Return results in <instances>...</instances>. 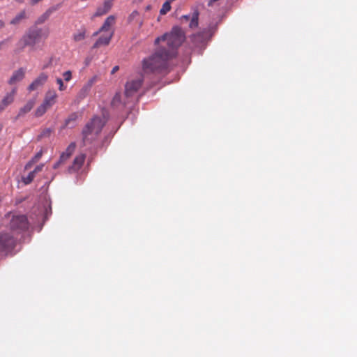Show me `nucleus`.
Masks as SVG:
<instances>
[{
  "mask_svg": "<svg viewBox=\"0 0 357 357\" xmlns=\"http://www.w3.org/2000/svg\"><path fill=\"white\" fill-rule=\"evenodd\" d=\"M185 39L183 31L178 26H174L169 33H166L155 40V44L165 42L168 47H159L151 56L142 61V70L145 74L167 73L168 61L176 56L178 47Z\"/></svg>",
  "mask_w": 357,
  "mask_h": 357,
  "instance_id": "f257e3e1",
  "label": "nucleus"
},
{
  "mask_svg": "<svg viewBox=\"0 0 357 357\" xmlns=\"http://www.w3.org/2000/svg\"><path fill=\"white\" fill-rule=\"evenodd\" d=\"M49 34L50 31L47 28L45 29L38 27L29 29L17 43V51L21 52L26 46L33 47L36 43H39L40 40L47 39Z\"/></svg>",
  "mask_w": 357,
  "mask_h": 357,
  "instance_id": "f03ea898",
  "label": "nucleus"
},
{
  "mask_svg": "<svg viewBox=\"0 0 357 357\" xmlns=\"http://www.w3.org/2000/svg\"><path fill=\"white\" fill-rule=\"evenodd\" d=\"M104 121L100 117L95 116L89 122L82 130L84 143L91 141L101 132Z\"/></svg>",
  "mask_w": 357,
  "mask_h": 357,
  "instance_id": "7ed1b4c3",
  "label": "nucleus"
},
{
  "mask_svg": "<svg viewBox=\"0 0 357 357\" xmlns=\"http://www.w3.org/2000/svg\"><path fill=\"white\" fill-rule=\"evenodd\" d=\"M8 215L10 217V214ZM8 227L16 234H20L27 231L29 227V222L26 215L20 213L12 214Z\"/></svg>",
  "mask_w": 357,
  "mask_h": 357,
  "instance_id": "20e7f679",
  "label": "nucleus"
},
{
  "mask_svg": "<svg viewBox=\"0 0 357 357\" xmlns=\"http://www.w3.org/2000/svg\"><path fill=\"white\" fill-rule=\"evenodd\" d=\"M15 238L8 232L0 233V255L6 256L15 246Z\"/></svg>",
  "mask_w": 357,
  "mask_h": 357,
  "instance_id": "39448f33",
  "label": "nucleus"
},
{
  "mask_svg": "<svg viewBox=\"0 0 357 357\" xmlns=\"http://www.w3.org/2000/svg\"><path fill=\"white\" fill-rule=\"evenodd\" d=\"M143 81L142 75H139L136 78L129 79L125 84V96L129 98L135 96L142 87Z\"/></svg>",
  "mask_w": 357,
  "mask_h": 357,
  "instance_id": "423d86ee",
  "label": "nucleus"
},
{
  "mask_svg": "<svg viewBox=\"0 0 357 357\" xmlns=\"http://www.w3.org/2000/svg\"><path fill=\"white\" fill-rule=\"evenodd\" d=\"M113 1L114 0H105L103 3L97 8L96 11L93 13L91 18L93 19L107 14L113 6Z\"/></svg>",
  "mask_w": 357,
  "mask_h": 357,
  "instance_id": "0eeeda50",
  "label": "nucleus"
},
{
  "mask_svg": "<svg viewBox=\"0 0 357 357\" xmlns=\"http://www.w3.org/2000/svg\"><path fill=\"white\" fill-rule=\"evenodd\" d=\"M17 89L14 87L10 92L7 93L2 98L0 102V113L14 101Z\"/></svg>",
  "mask_w": 357,
  "mask_h": 357,
  "instance_id": "6e6552de",
  "label": "nucleus"
},
{
  "mask_svg": "<svg viewBox=\"0 0 357 357\" xmlns=\"http://www.w3.org/2000/svg\"><path fill=\"white\" fill-rule=\"evenodd\" d=\"M48 76L46 73H40L29 86L28 89L30 91L36 90L38 87L43 86L47 80Z\"/></svg>",
  "mask_w": 357,
  "mask_h": 357,
  "instance_id": "1a4fd4ad",
  "label": "nucleus"
},
{
  "mask_svg": "<svg viewBox=\"0 0 357 357\" xmlns=\"http://www.w3.org/2000/svg\"><path fill=\"white\" fill-rule=\"evenodd\" d=\"M24 75H25V70H24V69L22 68H20L18 70H17L13 72L12 76L10 77L9 80L8 81V83L10 85H15L17 83H18L20 81H22L24 79Z\"/></svg>",
  "mask_w": 357,
  "mask_h": 357,
  "instance_id": "9d476101",
  "label": "nucleus"
},
{
  "mask_svg": "<svg viewBox=\"0 0 357 357\" xmlns=\"http://www.w3.org/2000/svg\"><path fill=\"white\" fill-rule=\"evenodd\" d=\"M85 158L86 156L84 154H79L76 156L73 160V165L69 167V172H73L79 170L82 167L85 160Z\"/></svg>",
  "mask_w": 357,
  "mask_h": 357,
  "instance_id": "9b49d317",
  "label": "nucleus"
},
{
  "mask_svg": "<svg viewBox=\"0 0 357 357\" xmlns=\"http://www.w3.org/2000/svg\"><path fill=\"white\" fill-rule=\"evenodd\" d=\"M57 93L54 90H49L45 96L43 102L45 105L51 107L56 101Z\"/></svg>",
  "mask_w": 357,
  "mask_h": 357,
  "instance_id": "f8f14e48",
  "label": "nucleus"
},
{
  "mask_svg": "<svg viewBox=\"0 0 357 357\" xmlns=\"http://www.w3.org/2000/svg\"><path fill=\"white\" fill-rule=\"evenodd\" d=\"M181 20L185 22L190 20L189 26L191 29L195 28L198 26L199 13L196 11L193 13L192 16L188 15H183Z\"/></svg>",
  "mask_w": 357,
  "mask_h": 357,
  "instance_id": "ddd939ff",
  "label": "nucleus"
},
{
  "mask_svg": "<svg viewBox=\"0 0 357 357\" xmlns=\"http://www.w3.org/2000/svg\"><path fill=\"white\" fill-rule=\"evenodd\" d=\"M126 104H127V102L122 101L121 93L120 92L116 93V94L113 97L112 100L111 102L112 106L114 108H116V109L123 108Z\"/></svg>",
  "mask_w": 357,
  "mask_h": 357,
  "instance_id": "4468645a",
  "label": "nucleus"
},
{
  "mask_svg": "<svg viewBox=\"0 0 357 357\" xmlns=\"http://www.w3.org/2000/svg\"><path fill=\"white\" fill-rule=\"evenodd\" d=\"M115 22V17L114 15H109L105 20L102 26L100 27L98 31L96 32L93 35L96 36L98 33L102 31H107L109 29L111 26H112Z\"/></svg>",
  "mask_w": 357,
  "mask_h": 357,
  "instance_id": "2eb2a0df",
  "label": "nucleus"
},
{
  "mask_svg": "<svg viewBox=\"0 0 357 357\" xmlns=\"http://www.w3.org/2000/svg\"><path fill=\"white\" fill-rule=\"evenodd\" d=\"M113 36V33H110L106 36H100L93 45V48H98L101 45H107Z\"/></svg>",
  "mask_w": 357,
  "mask_h": 357,
  "instance_id": "dca6fc26",
  "label": "nucleus"
},
{
  "mask_svg": "<svg viewBox=\"0 0 357 357\" xmlns=\"http://www.w3.org/2000/svg\"><path fill=\"white\" fill-rule=\"evenodd\" d=\"M26 18V11L23 10L16 15V16L10 22V24L13 25H17Z\"/></svg>",
  "mask_w": 357,
  "mask_h": 357,
  "instance_id": "f3484780",
  "label": "nucleus"
},
{
  "mask_svg": "<svg viewBox=\"0 0 357 357\" xmlns=\"http://www.w3.org/2000/svg\"><path fill=\"white\" fill-rule=\"evenodd\" d=\"M86 37V29L81 28L77 32L75 33L73 36V40L75 42L83 40Z\"/></svg>",
  "mask_w": 357,
  "mask_h": 357,
  "instance_id": "a211bd4d",
  "label": "nucleus"
},
{
  "mask_svg": "<svg viewBox=\"0 0 357 357\" xmlns=\"http://www.w3.org/2000/svg\"><path fill=\"white\" fill-rule=\"evenodd\" d=\"M33 107V102L29 101L19 112V116H22L31 110Z\"/></svg>",
  "mask_w": 357,
  "mask_h": 357,
  "instance_id": "6ab92c4d",
  "label": "nucleus"
},
{
  "mask_svg": "<svg viewBox=\"0 0 357 357\" xmlns=\"http://www.w3.org/2000/svg\"><path fill=\"white\" fill-rule=\"evenodd\" d=\"M78 115L76 113L71 114L69 117L66 120L65 125L67 127L72 128L74 126Z\"/></svg>",
  "mask_w": 357,
  "mask_h": 357,
  "instance_id": "aec40b11",
  "label": "nucleus"
},
{
  "mask_svg": "<svg viewBox=\"0 0 357 357\" xmlns=\"http://www.w3.org/2000/svg\"><path fill=\"white\" fill-rule=\"evenodd\" d=\"M96 82V77H93L91 79L89 80L88 83L84 86H83L82 91L84 92V96H86L87 95L91 87Z\"/></svg>",
  "mask_w": 357,
  "mask_h": 357,
  "instance_id": "412c9836",
  "label": "nucleus"
},
{
  "mask_svg": "<svg viewBox=\"0 0 357 357\" xmlns=\"http://www.w3.org/2000/svg\"><path fill=\"white\" fill-rule=\"evenodd\" d=\"M48 108L50 107L43 102L36 110V116L38 117L43 116Z\"/></svg>",
  "mask_w": 357,
  "mask_h": 357,
  "instance_id": "4be33fe9",
  "label": "nucleus"
},
{
  "mask_svg": "<svg viewBox=\"0 0 357 357\" xmlns=\"http://www.w3.org/2000/svg\"><path fill=\"white\" fill-rule=\"evenodd\" d=\"M36 174L32 171L26 176H22V180L25 185L31 183L34 179Z\"/></svg>",
  "mask_w": 357,
  "mask_h": 357,
  "instance_id": "5701e85b",
  "label": "nucleus"
},
{
  "mask_svg": "<svg viewBox=\"0 0 357 357\" xmlns=\"http://www.w3.org/2000/svg\"><path fill=\"white\" fill-rule=\"evenodd\" d=\"M42 154V151L37 153L32 159V160L25 165V169H29V168H31L32 163L36 162L41 158Z\"/></svg>",
  "mask_w": 357,
  "mask_h": 357,
  "instance_id": "b1692460",
  "label": "nucleus"
},
{
  "mask_svg": "<svg viewBox=\"0 0 357 357\" xmlns=\"http://www.w3.org/2000/svg\"><path fill=\"white\" fill-rule=\"evenodd\" d=\"M171 10V4L166 1L162 4V6L160 10V15H165Z\"/></svg>",
  "mask_w": 357,
  "mask_h": 357,
  "instance_id": "393cba45",
  "label": "nucleus"
},
{
  "mask_svg": "<svg viewBox=\"0 0 357 357\" xmlns=\"http://www.w3.org/2000/svg\"><path fill=\"white\" fill-rule=\"evenodd\" d=\"M76 148V144L75 142H72L67 147L66 151L64 152L68 157H70L71 155L74 153Z\"/></svg>",
  "mask_w": 357,
  "mask_h": 357,
  "instance_id": "a878e982",
  "label": "nucleus"
},
{
  "mask_svg": "<svg viewBox=\"0 0 357 357\" xmlns=\"http://www.w3.org/2000/svg\"><path fill=\"white\" fill-rule=\"evenodd\" d=\"M50 17V15L47 13H44L41 16H40L38 20H36V23L38 24H40L44 23L48 18Z\"/></svg>",
  "mask_w": 357,
  "mask_h": 357,
  "instance_id": "bb28decb",
  "label": "nucleus"
},
{
  "mask_svg": "<svg viewBox=\"0 0 357 357\" xmlns=\"http://www.w3.org/2000/svg\"><path fill=\"white\" fill-rule=\"evenodd\" d=\"M52 129L50 128H45L44 129L40 135L38 136L39 138H43V137H49L51 133H52Z\"/></svg>",
  "mask_w": 357,
  "mask_h": 357,
  "instance_id": "cd10ccee",
  "label": "nucleus"
},
{
  "mask_svg": "<svg viewBox=\"0 0 357 357\" xmlns=\"http://www.w3.org/2000/svg\"><path fill=\"white\" fill-rule=\"evenodd\" d=\"M56 82L59 84V91H63L66 89V86L64 85L61 78H59V77L56 78Z\"/></svg>",
  "mask_w": 357,
  "mask_h": 357,
  "instance_id": "c85d7f7f",
  "label": "nucleus"
},
{
  "mask_svg": "<svg viewBox=\"0 0 357 357\" xmlns=\"http://www.w3.org/2000/svg\"><path fill=\"white\" fill-rule=\"evenodd\" d=\"M60 8V4H57L56 6H52L49 8L45 13H48V15L50 16L54 12Z\"/></svg>",
  "mask_w": 357,
  "mask_h": 357,
  "instance_id": "c756f323",
  "label": "nucleus"
},
{
  "mask_svg": "<svg viewBox=\"0 0 357 357\" xmlns=\"http://www.w3.org/2000/svg\"><path fill=\"white\" fill-rule=\"evenodd\" d=\"M63 77L66 82H69L72 79V72L67 70L63 73Z\"/></svg>",
  "mask_w": 357,
  "mask_h": 357,
  "instance_id": "7c9ffc66",
  "label": "nucleus"
},
{
  "mask_svg": "<svg viewBox=\"0 0 357 357\" xmlns=\"http://www.w3.org/2000/svg\"><path fill=\"white\" fill-rule=\"evenodd\" d=\"M137 16H139V13L137 10L132 11L128 18V22L131 23Z\"/></svg>",
  "mask_w": 357,
  "mask_h": 357,
  "instance_id": "2f4dec72",
  "label": "nucleus"
},
{
  "mask_svg": "<svg viewBox=\"0 0 357 357\" xmlns=\"http://www.w3.org/2000/svg\"><path fill=\"white\" fill-rule=\"evenodd\" d=\"M70 157L68 156L64 152L62 153V154L60 156L59 160L62 163H63L65 161H66Z\"/></svg>",
  "mask_w": 357,
  "mask_h": 357,
  "instance_id": "473e14b6",
  "label": "nucleus"
},
{
  "mask_svg": "<svg viewBox=\"0 0 357 357\" xmlns=\"http://www.w3.org/2000/svg\"><path fill=\"white\" fill-rule=\"evenodd\" d=\"M43 168V165H39L35 167V169L32 171L36 174L38 172H41Z\"/></svg>",
  "mask_w": 357,
  "mask_h": 357,
  "instance_id": "72a5a7b5",
  "label": "nucleus"
},
{
  "mask_svg": "<svg viewBox=\"0 0 357 357\" xmlns=\"http://www.w3.org/2000/svg\"><path fill=\"white\" fill-rule=\"evenodd\" d=\"M119 67L118 66H115L112 68V71H111V74H114L116 72H117V71L119 70Z\"/></svg>",
  "mask_w": 357,
  "mask_h": 357,
  "instance_id": "f704fd0d",
  "label": "nucleus"
},
{
  "mask_svg": "<svg viewBox=\"0 0 357 357\" xmlns=\"http://www.w3.org/2000/svg\"><path fill=\"white\" fill-rule=\"evenodd\" d=\"M42 0H31L30 1V4L31 6H34L36 4H37L38 2L41 1Z\"/></svg>",
  "mask_w": 357,
  "mask_h": 357,
  "instance_id": "c9c22d12",
  "label": "nucleus"
},
{
  "mask_svg": "<svg viewBox=\"0 0 357 357\" xmlns=\"http://www.w3.org/2000/svg\"><path fill=\"white\" fill-rule=\"evenodd\" d=\"M61 163H62V162H60V160H59L58 162H56L54 165L53 168H54V169H56V168H58V167H59V165H60Z\"/></svg>",
  "mask_w": 357,
  "mask_h": 357,
  "instance_id": "e433bc0d",
  "label": "nucleus"
},
{
  "mask_svg": "<svg viewBox=\"0 0 357 357\" xmlns=\"http://www.w3.org/2000/svg\"><path fill=\"white\" fill-rule=\"evenodd\" d=\"M84 92L82 91V89L80 90L79 93V97L80 98H85L86 96H84Z\"/></svg>",
  "mask_w": 357,
  "mask_h": 357,
  "instance_id": "4c0bfd02",
  "label": "nucleus"
},
{
  "mask_svg": "<svg viewBox=\"0 0 357 357\" xmlns=\"http://www.w3.org/2000/svg\"><path fill=\"white\" fill-rule=\"evenodd\" d=\"M5 24L3 20H0V29L4 26Z\"/></svg>",
  "mask_w": 357,
  "mask_h": 357,
  "instance_id": "58836bf2",
  "label": "nucleus"
},
{
  "mask_svg": "<svg viewBox=\"0 0 357 357\" xmlns=\"http://www.w3.org/2000/svg\"><path fill=\"white\" fill-rule=\"evenodd\" d=\"M201 36L199 34H197V35H194L193 36V38L194 39H197V38H199Z\"/></svg>",
  "mask_w": 357,
  "mask_h": 357,
  "instance_id": "ea45409f",
  "label": "nucleus"
},
{
  "mask_svg": "<svg viewBox=\"0 0 357 357\" xmlns=\"http://www.w3.org/2000/svg\"><path fill=\"white\" fill-rule=\"evenodd\" d=\"M16 2L19 3H24V0H15Z\"/></svg>",
  "mask_w": 357,
  "mask_h": 357,
  "instance_id": "a19ab883",
  "label": "nucleus"
},
{
  "mask_svg": "<svg viewBox=\"0 0 357 357\" xmlns=\"http://www.w3.org/2000/svg\"><path fill=\"white\" fill-rule=\"evenodd\" d=\"M151 8V6L150 5H149L146 7V10H149Z\"/></svg>",
  "mask_w": 357,
  "mask_h": 357,
  "instance_id": "79ce46f5",
  "label": "nucleus"
},
{
  "mask_svg": "<svg viewBox=\"0 0 357 357\" xmlns=\"http://www.w3.org/2000/svg\"><path fill=\"white\" fill-rule=\"evenodd\" d=\"M142 24H143L142 21H141V22H139V27H141V26H142Z\"/></svg>",
  "mask_w": 357,
  "mask_h": 357,
  "instance_id": "37998d69",
  "label": "nucleus"
}]
</instances>
